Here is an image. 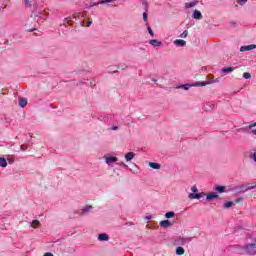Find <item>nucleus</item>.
<instances>
[{
	"label": "nucleus",
	"instance_id": "obj_1",
	"mask_svg": "<svg viewBox=\"0 0 256 256\" xmlns=\"http://www.w3.org/2000/svg\"><path fill=\"white\" fill-rule=\"evenodd\" d=\"M191 241H193V237L178 236L174 241V245L185 247V245H189Z\"/></svg>",
	"mask_w": 256,
	"mask_h": 256
},
{
	"label": "nucleus",
	"instance_id": "obj_2",
	"mask_svg": "<svg viewBox=\"0 0 256 256\" xmlns=\"http://www.w3.org/2000/svg\"><path fill=\"white\" fill-rule=\"evenodd\" d=\"M211 82L209 81H204V82H196L193 84H186V85H182L180 87H182V89H184L185 91H189V87H205L206 85H209Z\"/></svg>",
	"mask_w": 256,
	"mask_h": 256
},
{
	"label": "nucleus",
	"instance_id": "obj_3",
	"mask_svg": "<svg viewBox=\"0 0 256 256\" xmlns=\"http://www.w3.org/2000/svg\"><path fill=\"white\" fill-rule=\"evenodd\" d=\"M242 249L246 251L247 255H256V243L247 244Z\"/></svg>",
	"mask_w": 256,
	"mask_h": 256
},
{
	"label": "nucleus",
	"instance_id": "obj_4",
	"mask_svg": "<svg viewBox=\"0 0 256 256\" xmlns=\"http://www.w3.org/2000/svg\"><path fill=\"white\" fill-rule=\"evenodd\" d=\"M228 191L232 193H245L247 191V188H245L244 185H239V186H232L228 189Z\"/></svg>",
	"mask_w": 256,
	"mask_h": 256
},
{
	"label": "nucleus",
	"instance_id": "obj_5",
	"mask_svg": "<svg viewBox=\"0 0 256 256\" xmlns=\"http://www.w3.org/2000/svg\"><path fill=\"white\" fill-rule=\"evenodd\" d=\"M104 159H105V163L109 167H113V163H117L119 161V158L115 156H104Z\"/></svg>",
	"mask_w": 256,
	"mask_h": 256
},
{
	"label": "nucleus",
	"instance_id": "obj_6",
	"mask_svg": "<svg viewBox=\"0 0 256 256\" xmlns=\"http://www.w3.org/2000/svg\"><path fill=\"white\" fill-rule=\"evenodd\" d=\"M253 49H256L255 44L247 45V46H241L240 51L243 53L245 51H253Z\"/></svg>",
	"mask_w": 256,
	"mask_h": 256
},
{
	"label": "nucleus",
	"instance_id": "obj_7",
	"mask_svg": "<svg viewBox=\"0 0 256 256\" xmlns=\"http://www.w3.org/2000/svg\"><path fill=\"white\" fill-rule=\"evenodd\" d=\"M213 199H219V194H215V193H213V192L207 194V196H206V201H208V203L211 202V201H213Z\"/></svg>",
	"mask_w": 256,
	"mask_h": 256
},
{
	"label": "nucleus",
	"instance_id": "obj_8",
	"mask_svg": "<svg viewBox=\"0 0 256 256\" xmlns=\"http://www.w3.org/2000/svg\"><path fill=\"white\" fill-rule=\"evenodd\" d=\"M150 45L153 47H163V42L157 40V39H152L149 41Z\"/></svg>",
	"mask_w": 256,
	"mask_h": 256
},
{
	"label": "nucleus",
	"instance_id": "obj_9",
	"mask_svg": "<svg viewBox=\"0 0 256 256\" xmlns=\"http://www.w3.org/2000/svg\"><path fill=\"white\" fill-rule=\"evenodd\" d=\"M160 227H162L163 229H167V227H171V221L169 220H162L159 223Z\"/></svg>",
	"mask_w": 256,
	"mask_h": 256
},
{
	"label": "nucleus",
	"instance_id": "obj_10",
	"mask_svg": "<svg viewBox=\"0 0 256 256\" xmlns=\"http://www.w3.org/2000/svg\"><path fill=\"white\" fill-rule=\"evenodd\" d=\"M174 45H176V47H185V45H187V42L185 40L176 39L174 41Z\"/></svg>",
	"mask_w": 256,
	"mask_h": 256
},
{
	"label": "nucleus",
	"instance_id": "obj_11",
	"mask_svg": "<svg viewBox=\"0 0 256 256\" xmlns=\"http://www.w3.org/2000/svg\"><path fill=\"white\" fill-rule=\"evenodd\" d=\"M192 17H193V19H197V20L203 19V15L201 14V11H199V10H194Z\"/></svg>",
	"mask_w": 256,
	"mask_h": 256
},
{
	"label": "nucleus",
	"instance_id": "obj_12",
	"mask_svg": "<svg viewBox=\"0 0 256 256\" xmlns=\"http://www.w3.org/2000/svg\"><path fill=\"white\" fill-rule=\"evenodd\" d=\"M203 197V193H190L188 195L189 199H201Z\"/></svg>",
	"mask_w": 256,
	"mask_h": 256
},
{
	"label": "nucleus",
	"instance_id": "obj_13",
	"mask_svg": "<svg viewBox=\"0 0 256 256\" xmlns=\"http://www.w3.org/2000/svg\"><path fill=\"white\" fill-rule=\"evenodd\" d=\"M214 191H217V193H225L227 191V186H216L214 187Z\"/></svg>",
	"mask_w": 256,
	"mask_h": 256
},
{
	"label": "nucleus",
	"instance_id": "obj_14",
	"mask_svg": "<svg viewBox=\"0 0 256 256\" xmlns=\"http://www.w3.org/2000/svg\"><path fill=\"white\" fill-rule=\"evenodd\" d=\"M98 241H109V235L107 233L99 234Z\"/></svg>",
	"mask_w": 256,
	"mask_h": 256
},
{
	"label": "nucleus",
	"instance_id": "obj_15",
	"mask_svg": "<svg viewBox=\"0 0 256 256\" xmlns=\"http://www.w3.org/2000/svg\"><path fill=\"white\" fill-rule=\"evenodd\" d=\"M196 5H199V1L185 3L186 9H191L192 7H196Z\"/></svg>",
	"mask_w": 256,
	"mask_h": 256
},
{
	"label": "nucleus",
	"instance_id": "obj_16",
	"mask_svg": "<svg viewBox=\"0 0 256 256\" xmlns=\"http://www.w3.org/2000/svg\"><path fill=\"white\" fill-rule=\"evenodd\" d=\"M92 209H93V206H91V205H86V206L82 209V215H87Z\"/></svg>",
	"mask_w": 256,
	"mask_h": 256
},
{
	"label": "nucleus",
	"instance_id": "obj_17",
	"mask_svg": "<svg viewBox=\"0 0 256 256\" xmlns=\"http://www.w3.org/2000/svg\"><path fill=\"white\" fill-rule=\"evenodd\" d=\"M233 71H235V68L234 67H223L221 69V72L222 73H233Z\"/></svg>",
	"mask_w": 256,
	"mask_h": 256
},
{
	"label": "nucleus",
	"instance_id": "obj_18",
	"mask_svg": "<svg viewBox=\"0 0 256 256\" xmlns=\"http://www.w3.org/2000/svg\"><path fill=\"white\" fill-rule=\"evenodd\" d=\"M124 157H125L126 161H131L132 159L135 158V153H133V152H128L127 154H125Z\"/></svg>",
	"mask_w": 256,
	"mask_h": 256
},
{
	"label": "nucleus",
	"instance_id": "obj_19",
	"mask_svg": "<svg viewBox=\"0 0 256 256\" xmlns=\"http://www.w3.org/2000/svg\"><path fill=\"white\" fill-rule=\"evenodd\" d=\"M39 225H41L39 220H33L32 222H30V227H32V229H37Z\"/></svg>",
	"mask_w": 256,
	"mask_h": 256
},
{
	"label": "nucleus",
	"instance_id": "obj_20",
	"mask_svg": "<svg viewBox=\"0 0 256 256\" xmlns=\"http://www.w3.org/2000/svg\"><path fill=\"white\" fill-rule=\"evenodd\" d=\"M149 167H151V169H161V164L159 163H155V162H149Z\"/></svg>",
	"mask_w": 256,
	"mask_h": 256
},
{
	"label": "nucleus",
	"instance_id": "obj_21",
	"mask_svg": "<svg viewBox=\"0 0 256 256\" xmlns=\"http://www.w3.org/2000/svg\"><path fill=\"white\" fill-rule=\"evenodd\" d=\"M176 255H185V249L182 246L176 248Z\"/></svg>",
	"mask_w": 256,
	"mask_h": 256
},
{
	"label": "nucleus",
	"instance_id": "obj_22",
	"mask_svg": "<svg viewBox=\"0 0 256 256\" xmlns=\"http://www.w3.org/2000/svg\"><path fill=\"white\" fill-rule=\"evenodd\" d=\"M19 105H20V107H27V99L21 98L19 100Z\"/></svg>",
	"mask_w": 256,
	"mask_h": 256
},
{
	"label": "nucleus",
	"instance_id": "obj_23",
	"mask_svg": "<svg viewBox=\"0 0 256 256\" xmlns=\"http://www.w3.org/2000/svg\"><path fill=\"white\" fill-rule=\"evenodd\" d=\"M0 167H3V168L7 167V159L3 157L0 158Z\"/></svg>",
	"mask_w": 256,
	"mask_h": 256
},
{
	"label": "nucleus",
	"instance_id": "obj_24",
	"mask_svg": "<svg viewBox=\"0 0 256 256\" xmlns=\"http://www.w3.org/2000/svg\"><path fill=\"white\" fill-rule=\"evenodd\" d=\"M144 5L146 7V12L143 13V21L147 23V9L149 6L147 5V2H145Z\"/></svg>",
	"mask_w": 256,
	"mask_h": 256
},
{
	"label": "nucleus",
	"instance_id": "obj_25",
	"mask_svg": "<svg viewBox=\"0 0 256 256\" xmlns=\"http://www.w3.org/2000/svg\"><path fill=\"white\" fill-rule=\"evenodd\" d=\"M165 217H166V219H171V218L175 217V212H173V211L167 212L165 214Z\"/></svg>",
	"mask_w": 256,
	"mask_h": 256
},
{
	"label": "nucleus",
	"instance_id": "obj_26",
	"mask_svg": "<svg viewBox=\"0 0 256 256\" xmlns=\"http://www.w3.org/2000/svg\"><path fill=\"white\" fill-rule=\"evenodd\" d=\"M117 0H100V5H105L106 3H115Z\"/></svg>",
	"mask_w": 256,
	"mask_h": 256
},
{
	"label": "nucleus",
	"instance_id": "obj_27",
	"mask_svg": "<svg viewBox=\"0 0 256 256\" xmlns=\"http://www.w3.org/2000/svg\"><path fill=\"white\" fill-rule=\"evenodd\" d=\"M233 205H235V203L228 201L224 204V209H229V207H233Z\"/></svg>",
	"mask_w": 256,
	"mask_h": 256
},
{
	"label": "nucleus",
	"instance_id": "obj_28",
	"mask_svg": "<svg viewBox=\"0 0 256 256\" xmlns=\"http://www.w3.org/2000/svg\"><path fill=\"white\" fill-rule=\"evenodd\" d=\"M35 0H24V3L26 5V7H31V5L33 4Z\"/></svg>",
	"mask_w": 256,
	"mask_h": 256
},
{
	"label": "nucleus",
	"instance_id": "obj_29",
	"mask_svg": "<svg viewBox=\"0 0 256 256\" xmlns=\"http://www.w3.org/2000/svg\"><path fill=\"white\" fill-rule=\"evenodd\" d=\"M253 127H256V122L250 124L247 128H244V131H249V130L253 129Z\"/></svg>",
	"mask_w": 256,
	"mask_h": 256
},
{
	"label": "nucleus",
	"instance_id": "obj_30",
	"mask_svg": "<svg viewBox=\"0 0 256 256\" xmlns=\"http://www.w3.org/2000/svg\"><path fill=\"white\" fill-rule=\"evenodd\" d=\"M187 35H189V31L185 30L182 34H180V37L182 39H186Z\"/></svg>",
	"mask_w": 256,
	"mask_h": 256
},
{
	"label": "nucleus",
	"instance_id": "obj_31",
	"mask_svg": "<svg viewBox=\"0 0 256 256\" xmlns=\"http://www.w3.org/2000/svg\"><path fill=\"white\" fill-rule=\"evenodd\" d=\"M147 30H148L149 35H151L152 37H155V34L153 33V29H151V26H148Z\"/></svg>",
	"mask_w": 256,
	"mask_h": 256
},
{
	"label": "nucleus",
	"instance_id": "obj_32",
	"mask_svg": "<svg viewBox=\"0 0 256 256\" xmlns=\"http://www.w3.org/2000/svg\"><path fill=\"white\" fill-rule=\"evenodd\" d=\"M127 65L126 64H120L119 66H118V69H121L122 71H125L126 69H127Z\"/></svg>",
	"mask_w": 256,
	"mask_h": 256
},
{
	"label": "nucleus",
	"instance_id": "obj_33",
	"mask_svg": "<svg viewBox=\"0 0 256 256\" xmlns=\"http://www.w3.org/2000/svg\"><path fill=\"white\" fill-rule=\"evenodd\" d=\"M243 78H244V79H251V73L245 72V73L243 74Z\"/></svg>",
	"mask_w": 256,
	"mask_h": 256
},
{
	"label": "nucleus",
	"instance_id": "obj_34",
	"mask_svg": "<svg viewBox=\"0 0 256 256\" xmlns=\"http://www.w3.org/2000/svg\"><path fill=\"white\" fill-rule=\"evenodd\" d=\"M98 5H101V3H99V2H91L90 4H89V7L91 8V7H97Z\"/></svg>",
	"mask_w": 256,
	"mask_h": 256
},
{
	"label": "nucleus",
	"instance_id": "obj_35",
	"mask_svg": "<svg viewBox=\"0 0 256 256\" xmlns=\"http://www.w3.org/2000/svg\"><path fill=\"white\" fill-rule=\"evenodd\" d=\"M42 15H43V12H40L39 14L34 13V17H35V19H39V18H41V17H42Z\"/></svg>",
	"mask_w": 256,
	"mask_h": 256
},
{
	"label": "nucleus",
	"instance_id": "obj_36",
	"mask_svg": "<svg viewBox=\"0 0 256 256\" xmlns=\"http://www.w3.org/2000/svg\"><path fill=\"white\" fill-rule=\"evenodd\" d=\"M247 133H252L253 135H256V129L246 130Z\"/></svg>",
	"mask_w": 256,
	"mask_h": 256
},
{
	"label": "nucleus",
	"instance_id": "obj_37",
	"mask_svg": "<svg viewBox=\"0 0 256 256\" xmlns=\"http://www.w3.org/2000/svg\"><path fill=\"white\" fill-rule=\"evenodd\" d=\"M191 191H192L193 193H197V191H199V189H197V186H193V187L191 188Z\"/></svg>",
	"mask_w": 256,
	"mask_h": 256
},
{
	"label": "nucleus",
	"instance_id": "obj_38",
	"mask_svg": "<svg viewBox=\"0 0 256 256\" xmlns=\"http://www.w3.org/2000/svg\"><path fill=\"white\" fill-rule=\"evenodd\" d=\"M248 0H240L238 3L239 5H245V3L247 2Z\"/></svg>",
	"mask_w": 256,
	"mask_h": 256
},
{
	"label": "nucleus",
	"instance_id": "obj_39",
	"mask_svg": "<svg viewBox=\"0 0 256 256\" xmlns=\"http://www.w3.org/2000/svg\"><path fill=\"white\" fill-rule=\"evenodd\" d=\"M241 201H243V198H242V197L237 198V199L235 200V203H241Z\"/></svg>",
	"mask_w": 256,
	"mask_h": 256
},
{
	"label": "nucleus",
	"instance_id": "obj_40",
	"mask_svg": "<svg viewBox=\"0 0 256 256\" xmlns=\"http://www.w3.org/2000/svg\"><path fill=\"white\" fill-rule=\"evenodd\" d=\"M25 150H27V147H25V146H20V151H25Z\"/></svg>",
	"mask_w": 256,
	"mask_h": 256
},
{
	"label": "nucleus",
	"instance_id": "obj_41",
	"mask_svg": "<svg viewBox=\"0 0 256 256\" xmlns=\"http://www.w3.org/2000/svg\"><path fill=\"white\" fill-rule=\"evenodd\" d=\"M122 167H124V169H129V166L123 162H122Z\"/></svg>",
	"mask_w": 256,
	"mask_h": 256
},
{
	"label": "nucleus",
	"instance_id": "obj_42",
	"mask_svg": "<svg viewBox=\"0 0 256 256\" xmlns=\"http://www.w3.org/2000/svg\"><path fill=\"white\" fill-rule=\"evenodd\" d=\"M91 25H93V21H88L87 22V27H91Z\"/></svg>",
	"mask_w": 256,
	"mask_h": 256
},
{
	"label": "nucleus",
	"instance_id": "obj_43",
	"mask_svg": "<svg viewBox=\"0 0 256 256\" xmlns=\"http://www.w3.org/2000/svg\"><path fill=\"white\" fill-rule=\"evenodd\" d=\"M230 25H231V27H235V25H237V23L235 21H232V22H230Z\"/></svg>",
	"mask_w": 256,
	"mask_h": 256
},
{
	"label": "nucleus",
	"instance_id": "obj_44",
	"mask_svg": "<svg viewBox=\"0 0 256 256\" xmlns=\"http://www.w3.org/2000/svg\"><path fill=\"white\" fill-rule=\"evenodd\" d=\"M112 131H117V129H119V127L118 126H112Z\"/></svg>",
	"mask_w": 256,
	"mask_h": 256
},
{
	"label": "nucleus",
	"instance_id": "obj_45",
	"mask_svg": "<svg viewBox=\"0 0 256 256\" xmlns=\"http://www.w3.org/2000/svg\"><path fill=\"white\" fill-rule=\"evenodd\" d=\"M44 256H54V255L51 252H47V253L44 254Z\"/></svg>",
	"mask_w": 256,
	"mask_h": 256
},
{
	"label": "nucleus",
	"instance_id": "obj_46",
	"mask_svg": "<svg viewBox=\"0 0 256 256\" xmlns=\"http://www.w3.org/2000/svg\"><path fill=\"white\" fill-rule=\"evenodd\" d=\"M145 219H146L147 221H151V216H145Z\"/></svg>",
	"mask_w": 256,
	"mask_h": 256
},
{
	"label": "nucleus",
	"instance_id": "obj_47",
	"mask_svg": "<svg viewBox=\"0 0 256 256\" xmlns=\"http://www.w3.org/2000/svg\"><path fill=\"white\" fill-rule=\"evenodd\" d=\"M213 83H219V78L213 81Z\"/></svg>",
	"mask_w": 256,
	"mask_h": 256
},
{
	"label": "nucleus",
	"instance_id": "obj_48",
	"mask_svg": "<svg viewBox=\"0 0 256 256\" xmlns=\"http://www.w3.org/2000/svg\"><path fill=\"white\" fill-rule=\"evenodd\" d=\"M248 189H256V185L255 186H251Z\"/></svg>",
	"mask_w": 256,
	"mask_h": 256
},
{
	"label": "nucleus",
	"instance_id": "obj_49",
	"mask_svg": "<svg viewBox=\"0 0 256 256\" xmlns=\"http://www.w3.org/2000/svg\"><path fill=\"white\" fill-rule=\"evenodd\" d=\"M66 23H69V18L64 19Z\"/></svg>",
	"mask_w": 256,
	"mask_h": 256
},
{
	"label": "nucleus",
	"instance_id": "obj_50",
	"mask_svg": "<svg viewBox=\"0 0 256 256\" xmlns=\"http://www.w3.org/2000/svg\"><path fill=\"white\" fill-rule=\"evenodd\" d=\"M152 81H153L154 83H157V79H152Z\"/></svg>",
	"mask_w": 256,
	"mask_h": 256
},
{
	"label": "nucleus",
	"instance_id": "obj_51",
	"mask_svg": "<svg viewBox=\"0 0 256 256\" xmlns=\"http://www.w3.org/2000/svg\"><path fill=\"white\" fill-rule=\"evenodd\" d=\"M122 164H123V162H121V163H117V165H120L121 167H122Z\"/></svg>",
	"mask_w": 256,
	"mask_h": 256
},
{
	"label": "nucleus",
	"instance_id": "obj_52",
	"mask_svg": "<svg viewBox=\"0 0 256 256\" xmlns=\"http://www.w3.org/2000/svg\"><path fill=\"white\" fill-rule=\"evenodd\" d=\"M31 33H33V31H35L34 29H32V30H29Z\"/></svg>",
	"mask_w": 256,
	"mask_h": 256
},
{
	"label": "nucleus",
	"instance_id": "obj_53",
	"mask_svg": "<svg viewBox=\"0 0 256 256\" xmlns=\"http://www.w3.org/2000/svg\"><path fill=\"white\" fill-rule=\"evenodd\" d=\"M112 73H119V71H114V72H112Z\"/></svg>",
	"mask_w": 256,
	"mask_h": 256
}]
</instances>
